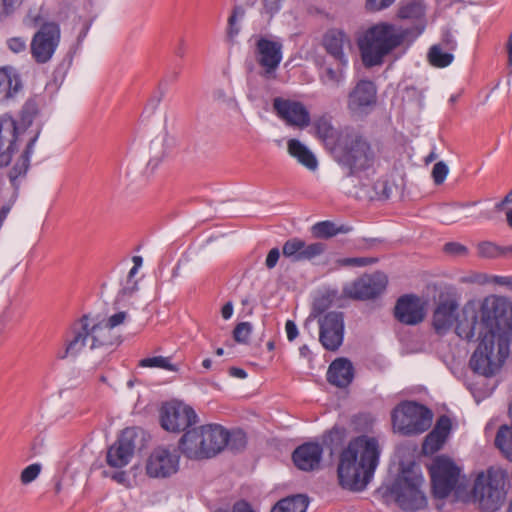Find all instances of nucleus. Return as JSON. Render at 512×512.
<instances>
[{
  "instance_id": "f257e3e1",
  "label": "nucleus",
  "mask_w": 512,
  "mask_h": 512,
  "mask_svg": "<svg viewBox=\"0 0 512 512\" xmlns=\"http://www.w3.org/2000/svg\"><path fill=\"white\" fill-rule=\"evenodd\" d=\"M381 448L375 437L361 435L349 441L338 458L337 476L342 488L360 492L372 480Z\"/></svg>"
},
{
  "instance_id": "f03ea898",
  "label": "nucleus",
  "mask_w": 512,
  "mask_h": 512,
  "mask_svg": "<svg viewBox=\"0 0 512 512\" xmlns=\"http://www.w3.org/2000/svg\"><path fill=\"white\" fill-rule=\"evenodd\" d=\"M410 30L388 21L374 23L357 37L361 60L365 67L380 66L400 47L409 46Z\"/></svg>"
},
{
  "instance_id": "7ed1b4c3",
  "label": "nucleus",
  "mask_w": 512,
  "mask_h": 512,
  "mask_svg": "<svg viewBox=\"0 0 512 512\" xmlns=\"http://www.w3.org/2000/svg\"><path fill=\"white\" fill-rule=\"evenodd\" d=\"M423 483L420 468L411 464L402 468L392 483L383 485L380 492L387 502L393 500L403 510L417 511L427 505Z\"/></svg>"
},
{
  "instance_id": "20e7f679",
  "label": "nucleus",
  "mask_w": 512,
  "mask_h": 512,
  "mask_svg": "<svg viewBox=\"0 0 512 512\" xmlns=\"http://www.w3.org/2000/svg\"><path fill=\"white\" fill-rule=\"evenodd\" d=\"M478 340L479 343L470 357L469 366L479 375L492 377L501 370L508 358L511 340L505 335L489 334H483Z\"/></svg>"
},
{
  "instance_id": "39448f33",
  "label": "nucleus",
  "mask_w": 512,
  "mask_h": 512,
  "mask_svg": "<svg viewBox=\"0 0 512 512\" xmlns=\"http://www.w3.org/2000/svg\"><path fill=\"white\" fill-rule=\"evenodd\" d=\"M337 162L349 170L348 175H358L370 169L375 161L371 144L358 132L345 128L342 143L334 154Z\"/></svg>"
},
{
  "instance_id": "423d86ee",
  "label": "nucleus",
  "mask_w": 512,
  "mask_h": 512,
  "mask_svg": "<svg viewBox=\"0 0 512 512\" xmlns=\"http://www.w3.org/2000/svg\"><path fill=\"white\" fill-rule=\"evenodd\" d=\"M483 334L505 335L512 339V302L503 296L489 295L478 301Z\"/></svg>"
},
{
  "instance_id": "0eeeda50",
  "label": "nucleus",
  "mask_w": 512,
  "mask_h": 512,
  "mask_svg": "<svg viewBox=\"0 0 512 512\" xmlns=\"http://www.w3.org/2000/svg\"><path fill=\"white\" fill-rule=\"evenodd\" d=\"M395 432L402 435H417L427 431L432 424L433 414L425 406L413 401H404L392 412Z\"/></svg>"
},
{
  "instance_id": "6e6552de",
  "label": "nucleus",
  "mask_w": 512,
  "mask_h": 512,
  "mask_svg": "<svg viewBox=\"0 0 512 512\" xmlns=\"http://www.w3.org/2000/svg\"><path fill=\"white\" fill-rule=\"evenodd\" d=\"M473 496L483 510H498L506 496L504 474L492 469L478 474Z\"/></svg>"
},
{
  "instance_id": "1a4fd4ad",
  "label": "nucleus",
  "mask_w": 512,
  "mask_h": 512,
  "mask_svg": "<svg viewBox=\"0 0 512 512\" xmlns=\"http://www.w3.org/2000/svg\"><path fill=\"white\" fill-rule=\"evenodd\" d=\"M435 497L445 498L463 484L460 468L448 457H436L429 467Z\"/></svg>"
},
{
  "instance_id": "9d476101",
  "label": "nucleus",
  "mask_w": 512,
  "mask_h": 512,
  "mask_svg": "<svg viewBox=\"0 0 512 512\" xmlns=\"http://www.w3.org/2000/svg\"><path fill=\"white\" fill-rule=\"evenodd\" d=\"M196 422V412L184 402L173 400L163 404L160 409V423L166 431L175 433L185 431Z\"/></svg>"
},
{
  "instance_id": "9b49d317",
  "label": "nucleus",
  "mask_w": 512,
  "mask_h": 512,
  "mask_svg": "<svg viewBox=\"0 0 512 512\" xmlns=\"http://www.w3.org/2000/svg\"><path fill=\"white\" fill-rule=\"evenodd\" d=\"M180 466V454L174 446H158L146 461V473L152 478H168L176 474Z\"/></svg>"
},
{
  "instance_id": "f8f14e48",
  "label": "nucleus",
  "mask_w": 512,
  "mask_h": 512,
  "mask_svg": "<svg viewBox=\"0 0 512 512\" xmlns=\"http://www.w3.org/2000/svg\"><path fill=\"white\" fill-rule=\"evenodd\" d=\"M60 28L55 23H45L31 41V54L37 63L48 62L59 44Z\"/></svg>"
},
{
  "instance_id": "ddd939ff",
  "label": "nucleus",
  "mask_w": 512,
  "mask_h": 512,
  "mask_svg": "<svg viewBox=\"0 0 512 512\" xmlns=\"http://www.w3.org/2000/svg\"><path fill=\"white\" fill-rule=\"evenodd\" d=\"M387 276L382 272L364 275L343 288L345 296L356 300H368L379 296L386 288Z\"/></svg>"
},
{
  "instance_id": "4468645a",
  "label": "nucleus",
  "mask_w": 512,
  "mask_h": 512,
  "mask_svg": "<svg viewBox=\"0 0 512 512\" xmlns=\"http://www.w3.org/2000/svg\"><path fill=\"white\" fill-rule=\"evenodd\" d=\"M283 45L277 39L259 36L255 40L254 55L263 68L264 75L270 77L275 73L283 58Z\"/></svg>"
},
{
  "instance_id": "2eb2a0df",
  "label": "nucleus",
  "mask_w": 512,
  "mask_h": 512,
  "mask_svg": "<svg viewBox=\"0 0 512 512\" xmlns=\"http://www.w3.org/2000/svg\"><path fill=\"white\" fill-rule=\"evenodd\" d=\"M454 332L463 340L471 341L483 336L478 301L469 300L459 309Z\"/></svg>"
},
{
  "instance_id": "dca6fc26",
  "label": "nucleus",
  "mask_w": 512,
  "mask_h": 512,
  "mask_svg": "<svg viewBox=\"0 0 512 512\" xmlns=\"http://www.w3.org/2000/svg\"><path fill=\"white\" fill-rule=\"evenodd\" d=\"M377 101V89L369 80H360L350 91L347 100V108L355 116L367 115Z\"/></svg>"
},
{
  "instance_id": "f3484780",
  "label": "nucleus",
  "mask_w": 512,
  "mask_h": 512,
  "mask_svg": "<svg viewBox=\"0 0 512 512\" xmlns=\"http://www.w3.org/2000/svg\"><path fill=\"white\" fill-rule=\"evenodd\" d=\"M319 340L323 347L330 351L337 350L344 335L343 315L340 312H328L319 318Z\"/></svg>"
},
{
  "instance_id": "a211bd4d",
  "label": "nucleus",
  "mask_w": 512,
  "mask_h": 512,
  "mask_svg": "<svg viewBox=\"0 0 512 512\" xmlns=\"http://www.w3.org/2000/svg\"><path fill=\"white\" fill-rule=\"evenodd\" d=\"M321 43L326 53L338 64L348 66V52L352 48V42L346 31L341 28H330L324 33Z\"/></svg>"
},
{
  "instance_id": "6ab92c4d",
  "label": "nucleus",
  "mask_w": 512,
  "mask_h": 512,
  "mask_svg": "<svg viewBox=\"0 0 512 512\" xmlns=\"http://www.w3.org/2000/svg\"><path fill=\"white\" fill-rule=\"evenodd\" d=\"M273 108L288 125L304 128L310 124V113L301 102L278 97L273 101Z\"/></svg>"
},
{
  "instance_id": "aec40b11",
  "label": "nucleus",
  "mask_w": 512,
  "mask_h": 512,
  "mask_svg": "<svg viewBox=\"0 0 512 512\" xmlns=\"http://www.w3.org/2000/svg\"><path fill=\"white\" fill-rule=\"evenodd\" d=\"M426 5L423 0H405L401 3L398 9L397 16L400 19L415 21L416 24L411 28H406L411 31L409 40H414L420 36L426 28Z\"/></svg>"
},
{
  "instance_id": "412c9836",
  "label": "nucleus",
  "mask_w": 512,
  "mask_h": 512,
  "mask_svg": "<svg viewBox=\"0 0 512 512\" xmlns=\"http://www.w3.org/2000/svg\"><path fill=\"white\" fill-rule=\"evenodd\" d=\"M459 309V303L455 299L447 298L439 301L432 318L433 328L438 334L444 335L455 328Z\"/></svg>"
},
{
  "instance_id": "4be33fe9",
  "label": "nucleus",
  "mask_w": 512,
  "mask_h": 512,
  "mask_svg": "<svg viewBox=\"0 0 512 512\" xmlns=\"http://www.w3.org/2000/svg\"><path fill=\"white\" fill-rule=\"evenodd\" d=\"M325 249V244L321 242L307 244L300 238H292L284 243L282 253L284 257L288 258L292 262H300L312 260L313 258L320 256Z\"/></svg>"
},
{
  "instance_id": "5701e85b",
  "label": "nucleus",
  "mask_w": 512,
  "mask_h": 512,
  "mask_svg": "<svg viewBox=\"0 0 512 512\" xmlns=\"http://www.w3.org/2000/svg\"><path fill=\"white\" fill-rule=\"evenodd\" d=\"M203 438V459L211 458L221 452L228 442V431L217 424L199 427Z\"/></svg>"
},
{
  "instance_id": "b1692460",
  "label": "nucleus",
  "mask_w": 512,
  "mask_h": 512,
  "mask_svg": "<svg viewBox=\"0 0 512 512\" xmlns=\"http://www.w3.org/2000/svg\"><path fill=\"white\" fill-rule=\"evenodd\" d=\"M395 316L404 324H418L424 319L425 303L419 297L413 295L403 296L397 301Z\"/></svg>"
},
{
  "instance_id": "393cba45",
  "label": "nucleus",
  "mask_w": 512,
  "mask_h": 512,
  "mask_svg": "<svg viewBox=\"0 0 512 512\" xmlns=\"http://www.w3.org/2000/svg\"><path fill=\"white\" fill-rule=\"evenodd\" d=\"M130 434L131 431H125L108 449L107 463L109 466L122 468L130 462L135 449V443Z\"/></svg>"
},
{
  "instance_id": "a878e982",
  "label": "nucleus",
  "mask_w": 512,
  "mask_h": 512,
  "mask_svg": "<svg viewBox=\"0 0 512 512\" xmlns=\"http://www.w3.org/2000/svg\"><path fill=\"white\" fill-rule=\"evenodd\" d=\"M323 456V447L316 442L300 445L293 452V462L303 471H313L320 467Z\"/></svg>"
},
{
  "instance_id": "bb28decb",
  "label": "nucleus",
  "mask_w": 512,
  "mask_h": 512,
  "mask_svg": "<svg viewBox=\"0 0 512 512\" xmlns=\"http://www.w3.org/2000/svg\"><path fill=\"white\" fill-rule=\"evenodd\" d=\"M17 127L11 118L0 120V167L10 163L16 146Z\"/></svg>"
},
{
  "instance_id": "cd10ccee",
  "label": "nucleus",
  "mask_w": 512,
  "mask_h": 512,
  "mask_svg": "<svg viewBox=\"0 0 512 512\" xmlns=\"http://www.w3.org/2000/svg\"><path fill=\"white\" fill-rule=\"evenodd\" d=\"M90 338V321L84 316L72 326L70 335L66 339V351L64 356L77 355Z\"/></svg>"
},
{
  "instance_id": "c85d7f7f",
  "label": "nucleus",
  "mask_w": 512,
  "mask_h": 512,
  "mask_svg": "<svg viewBox=\"0 0 512 512\" xmlns=\"http://www.w3.org/2000/svg\"><path fill=\"white\" fill-rule=\"evenodd\" d=\"M451 431V420L447 416H441L433 430L426 436L423 443L424 454H434L442 448Z\"/></svg>"
},
{
  "instance_id": "c756f323",
  "label": "nucleus",
  "mask_w": 512,
  "mask_h": 512,
  "mask_svg": "<svg viewBox=\"0 0 512 512\" xmlns=\"http://www.w3.org/2000/svg\"><path fill=\"white\" fill-rule=\"evenodd\" d=\"M315 130L318 138L324 143L325 147L334 155L337 148L342 143V136L345 129L337 130L330 120L322 117L315 121Z\"/></svg>"
},
{
  "instance_id": "7c9ffc66",
  "label": "nucleus",
  "mask_w": 512,
  "mask_h": 512,
  "mask_svg": "<svg viewBox=\"0 0 512 512\" xmlns=\"http://www.w3.org/2000/svg\"><path fill=\"white\" fill-rule=\"evenodd\" d=\"M203 438L199 427L187 430L179 440V449L185 457L192 460L203 459Z\"/></svg>"
},
{
  "instance_id": "2f4dec72",
  "label": "nucleus",
  "mask_w": 512,
  "mask_h": 512,
  "mask_svg": "<svg viewBox=\"0 0 512 512\" xmlns=\"http://www.w3.org/2000/svg\"><path fill=\"white\" fill-rule=\"evenodd\" d=\"M328 381L337 387H346L353 379V366L344 358L334 360L327 372Z\"/></svg>"
},
{
  "instance_id": "473e14b6",
  "label": "nucleus",
  "mask_w": 512,
  "mask_h": 512,
  "mask_svg": "<svg viewBox=\"0 0 512 512\" xmlns=\"http://www.w3.org/2000/svg\"><path fill=\"white\" fill-rule=\"evenodd\" d=\"M288 153L295 158L299 164L310 171L318 168V161L313 152L298 139H290L287 142Z\"/></svg>"
},
{
  "instance_id": "72a5a7b5",
  "label": "nucleus",
  "mask_w": 512,
  "mask_h": 512,
  "mask_svg": "<svg viewBox=\"0 0 512 512\" xmlns=\"http://www.w3.org/2000/svg\"><path fill=\"white\" fill-rule=\"evenodd\" d=\"M21 88V80L14 69L0 68V101L13 98Z\"/></svg>"
},
{
  "instance_id": "f704fd0d",
  "label": "nucleus",
  "mask_w": 512,
  "mask_h": 512,
  "mask_svg": "<svg viewBox=\"0 0 512 512\" xmlns=\"http://www.w3.org/2000/svg\"><path fill=\"white\" fill-rule=\"evenodd\" d=\"M38 134L39 133H37L28 142L25 150L23 151V153L21 154L19 159L15 162V164L12 167V169L10 170L9 178H10V181L14 185H15L16 180L19 177L24 176L27 173V171H28V168H29V165H30V158H31V155L34 152V146H35V143L37 141Z\"/></svg>"
},
{
  "instance_id": "c9c22d12",
  "label": "nucleus",
  "mask_w": 512,
  "mask_h": 512,
  "mask_svg": "<svg viewBox=\"0 0 512 512\" xmlns=\"http://www.w3.org/2000/svg\"><path fill=\"white\" fill-rule=\"evenodd\" d=\"M308 500L303 495H296L280 500L271 512H306Z\"/></svg>"
},
{
  "instance_id": "e433bc0d",
  "label": "nucleus",
  "mask_w": 512,
  "mask_h": 512,
  "mask_svg": "<svg viewBox=\"0 0 512 512\" xmlns=\"http://www.w3.org/2000/svg\"><path fill=\"white\" fill-rule=\"evenodd\" d=\"M139 366L143 368H159L170 372H178L180 370V364L174 363L170 356L143 358L139 361Z\"/></svg>"
},
{
  "instance_id": "4c0bfd02",
  "label": "nucleus",
  "mask_w": 512,
  "mask_h": 512,
  "mask_svg": "<svg viewBox=\"0 0 512 512\" xmlns=\"http://www.w3.org/2000/svg\"><path fill=\"white\" fill-rule=\"evenodd\" d=\"M350 230L351 228L344 225L337 227L330 221L317 222L312 227L313 234L319 238H330L340 233H348Z\"/></svg>"
},
{
  "instance_id": "58836bf2",
  "label": "nucleus",
  "mask_w": 512,
  "mask_h": 512,
  "mask_svg": "<svg viewBox=\"0 0 512 512\" xmlns=\"http://www.w3.org/2000/svg\"><path fill=\"white\" fill-rule=\"evenodd\" d=\"M90 338L92 340L91 348L94 349L101 345L112 344L111 330L104 323H98L90 326Z\"/></svg>"
},
{
  "instance_id": "ea45409f",
  "label": "nucleus",
  "mask_w": 512,
  "mask_h": 512,
  "mask_svg": "<svg viewBox=\"0 0 512 512\" xmlns=\"http://www.w3.org/2000/svg\"><path fill=\"white\" fill-rule=\"evenodd\" d=\"M496 446L512 461V425L501 426L495 438Z\"/></svg>"
},
{
  "instance_id": "a19ab883",
  "label": "nucleus",
  "mask_w": 512,
  "mask_h": 512,
  "mask_svg": "<svg viewBox=\"0 0 512 512\" xmlns=\"http://www.w3.org/2000/svg\"><path fill=\"white\" fill-rule=\"evenodd\" d=\"M346 67L347 66H342L339 64V67L337 69H333L331 67L324 68L322 73L320 74V79L322 83L331 86L340 85L345 79Z\"/></svg>"
},
{
  "instance_id": "79ce46f5",
  "label": "nucleus",
  "mask_w": 512,
  "mask_h": 512,
  "mask_svg": "<svg viewBox=\"0 0 512 512\" xmlns=\"http://www.w3.org/2000/svg\"><path fill=\"white\" fill-rule=\"evenodd\" d=\"M453 58L450 52H444L439 45L432 46L428 53V59L431 65L439 68L450 65Z\"/></svg>"
},
{
  "instance_id": "37998d69",
  "label": "nucleus",
  "mask_w": 512,
  "mask_h": 512,
  "mask_svg": "<svg viewBox=\"0 0 512 512\" xmlns=\"http://www.w3.org/2000/svg\"><path fill=\"white\" fill-rule=\"evenodd\" d=\"M477 249L479 255L484 258H499L507 256L506 247L499 246L490 241L479 243Z\"/></svg>"
},
{
  "instance_id": "c03bdc74",
  "label": "nucleus",
  "mask_w": 512,
  "mask_h": 512,
  "mask_svg": "<svg viewBox=\"0 0 512 512\" xmlns=\"http://www.w3.org/2000/svg\"><path fill=\"white\" fill-rule=\"evenodd\" d=\"M244 9L237 6L233 9L232 14L228 19L227 36L233 40L240 32L239 22L244 17Z\"/></svg>"
},
{
  "instance_id": "a18cd8bd",
  "label": "nucleus",
  "mask_w": 512,
  "mask_h": 512,
  "mask_svg": "<svg viewBox=\"0 0 512 512\" xmlns=\"http://www.w3.org/2000/svg\"><path fill=\"white\" fill-rule=\"evenodd\" d=\"M468 206V204H447L440 208L439 210V219L442 223L451 224L457 221V217L454 215L455 211L458 208H463Z\"/></svg>"
},
{
  "instance_id": "49530a36",
  "label": "nucleus",
  "mask_w": 512,
  "mask_h": 512,
  "mask_svg": "<svg viewBox=\"0 0 512 512\" xmlns=\"http://www.w3.org/2000/svg\"><path fill=\"white\" fill-rule=\"evenodd\" d=\"M246 434L242 430H237L232 433L228 432V446L231 450H241L246 446Z\"/></svg>"
},
{
  "instance_id": "de8ad7c7",
  "label": "nucleus",
  "mask_w": 512,
  "mask_h": 512,
  "mask_svg": "<svg viewBox=\"0 0 512 512\" xmlns=\"http://www.w3.org/2000/svg\"><path fill=\"white\" fill-rule=\"evenodd\" d=\"M42 469L41 464L33 463L24 468L20 475L21 483L27 485L33 482L40 474Z\"/></svg>"
},
{
  "instance_id": "09e8293b",
  "label": "nucleus",
  "mask_w": 512,
  "mask_h": 512,
  "mask_svg": "<svg viewBox=\"0 0 512 512\" xmlns=\"http://www.w3.org/2000/svg\"><path fill=\"white\" fill-rule=\"evenodd\" d=\"M251 332L252 325L249 322H241L235 327L233 331L234 339L237 342L246 343L251 335Z\"/></svg>"
},
{
  "instance_id": "8fccbe9b",
  "label": "nucleus",
  "mask_w": 512,
  "mask_h": 512,
  "mask_svg": "<svg viewBox=\"0 0 512 512\" xmlns=\"http://www.w3.org/2000/svg\"><path fill=\"white\" fill-rule=\"evenodd\" d=\"M449 173L448 166L443 162H437L432 169V178L437 185L442 184Z\"/></svg>"
},
{
  "instance_id": "3c124183",
  "label": "nucleus",
  "mask_w": 512,
  "mask_h": 512,
  "mask_svg": "<svg viewBox=\"0 0 512 512\" xmlns=\"http://www.w3.org/2000/svg\"><path fill=\"white\" fill-rule=\"evenodd\" d=\"M376 260L368 257H355V258H344L339 260L342 266H357L363 267L375 263Z\"/></svg>"
},
{
  "instance_id": "603ef678",
  "label": "nucleus",
  "mask_w": 512,
  "mask_h": 512,
  "mask_svg": "<svg viewBox=\"0 0 512 512\" xmlns=\"http://www.w3.org/2000/svg\"><path fill=\"white\" fill-rule=\"evenodd\" d=\"M283 1L284 0H261L263 13L270 16L277 14L282 7Z\"/></svg>"
},
{
  "instance_id": "864d4df0",
  "label": "nucleus",
  "mask_w": 512,
  "mask_h": 512,
  "mask_svg": "<svg viewBox=\"0 0 512 512\" xmlns=\"http://www.w3.org/2000/svg\"><path fill=\"white\" fill-rule=\"evenodd\" d=\"M486 283L503 286V287L508 288L509 290H512V275H507V276L492 275L487 278Z\"/></svg>"
},
{
  "instance_id": "5fc2aeb1",
  "label": "nucleus",
  "mask_w": 512,
  "mask_h": 512,
  "mask_svg": "<svg viewBox=\"0 0 512 512\" xmlns=\"http://www.w3.org/2000/svg\"><path fill=\"white\" fill-rule=\"evenodd\" d=\"M127 318V312L120 311L111 315L104 323L108 326L110 330H112L115 327L123 324Z\"/></svg>"
},
{
  "instance_id": "6e6d98bb",
  "label": "nucleus",
  "mask_w": 512,
  "mask_h": 512,
  "mask_svg": "<svg viewBox=\"0 0 512 512\" xmlns=\"http://www.w3.org/2000/svg\"><path fill=\"white\" fill-rule=\"evenodd\" d=\"M394 1L395 0H382L381 2H377V0H366V8L370 11H381L391 6Z\"/></svg>"
},
{
  "instance_id": "4d7b16f0",
  "label": "nucleus",
  "mask_w": 512,
  "mask_h": 512,
  "mask_svg": "<svg viewBox=\"0 0 512 512\" xmlns=\"http://www.w3.org/2000/svg\"><path fill=\"white\" fill-rule=\"evenodd\" d=\"M8 47L15 53H20L26 49V41L20 37H14L8 40Z\"/></svg>"
},
{
  "instance_id": "13d9d810",
  "label": "nucleus",
  "mask_w": 512,
  "mask_h": 512,
  "mask_svg": "<svg viewBox=\"0 0 512 512\" xmlns=\"http://www.w3.org/2000/svg\"><path fill=\"white\" fill-rule=\"evenodd\" d=\"M22 3V0H0V5L2 6V10L4 14H9L14 9L19 7Z\"/></svg>"
},
{
  "instance_id": "bf43d9fd",
  "label": "nucleus",
  "mask_w": 512,
  "mask_h": 512,
  "mask_svg": "<svg viewBox=\"0 0 512 512\" xmlns=\"http://www.w3.org/2000/svg\"><path fill=\"white\" fill-rule=\"evenodd\" d=\"M285 331L287 335V339L289 341H293L298 336V328L294 321L288 320L285 324Z\"/></svg>"
},
{
  "instance_id": "052dcab7",
  "label": "nucleus",
  "mask_w": 512,
  "mask_h": 512,
  "mask_svg": "<svg viewBox=\"0 0 512 512\" xmlns=\"http://www.w3.org/2000/svg\"><path fill=\"white\" fill-rule=\"evenodd\" d=\"M280 257V251L277 248H273L269 251L266 257V266L271 269L276 266Z\"/></svg>"
},
{
  "instance_id": "680f3d73",
  "label": "nucleus",
  "mask_w": 512,
  "mask_h": 512,
  "mask_svg": "<svg viewBox=\"0 0 512 512\" xmlns=\"http://www.w3.org/2000/svg\"><path fill=\"white\" fill-rule=\"evenodd\" d=\"M445 251L452 254H465L466 248L455 242H450L445 245Z\"/></svg>"
},
{
  "instance_id": "e2e57ef3",
  "label": "nucleus",
  "mask_w": 512,
  "mask_h": 512,
  "mask_svg": "<svg viewBox=\"0 0 512 512\" xmlns=\"http://www.w3.org/2000/svg\"><path fill=\"white\" fill-rule=\"evenodd\" d=\"M233 310V304L231 302H227L221 309V315L223 319H230L233 315Z\"/></svg>"
},
{
  "instance_id": "0e129e2a",
  "label": "nucleus",
  "mask_w": 512,
  "mask_h": 512,
  "mask_svg": "<svg viewBox=\"0 0 512 512\" xmlns=\"http://www.w3.org/2000/svg\"><path fill=\"white\" fill-rule=\"evenodd\" d=\"M512 204V190L506 194L502 201L496 203L495 209L501 211L505 205Z\"/></svg>"
},
{
  "instance_id": "69168bd1",
  "label": "nucleus",
  "mask_w": 512,
  "mask_h": 512,
  "mask_svg": "<svg viewBox=\"0 0 512 512\" xmlns=\"http://www.w3.org/2000/svg\"><path fill=\"white\" fill-rule=\"evenodd\" d=\"M230 375L240 379H244L247 377V373L245 370L236 367L230 369Z\"/></svg>"
},
{
  "instance_id": "338daca9",
  "label": "nucleus",
  "mask_w": 512,
  "mask_h": 512,
  "mask_svg": "<svg viewBox=\"0 0 512 512\" xmlns=\"http://www.w3.org/2000/svg\"><path fill=\"white\" fill-rule=\"evenodd\" d=\"M165 154H166V151H164L161 155H158L157 153H155L153 155V157L150 159L148 165H153V167H156L158 165V163L160 162V160L164 157Z\"/></svg>"
},
{
  "instance_id": "774afa93",
  "label": "nucleus",
  "mask_w": 512,
  "mask_h": 512,
  "mask_svg": "<svg viewBox=\"0 0 512 512\" xmlns=\"http://www.w3.org/2000/svg\"><path fill=\"white\" fill-rule=\"evenodd\" d=\"M507 49H508V61H509V64L512 65V34L509 36Z\"/></svg>"
}]
</instances>
